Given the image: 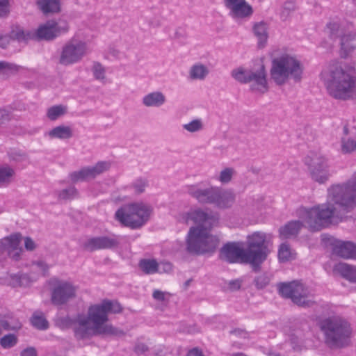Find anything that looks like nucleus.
I'll return each mask as SVG.
<instances>
[{"mask_svg": "<svg viewBox=\"0 0 356 356\" xmlns=\"http://www.w3.org/2000/svg\"><path fill=\"white\" fill-rule=\"evenodd\" d=\"M9 13V3L8 0H0V17L6 16Z\"/></svg>", "mask_w": 356, "mask_h": 356, "instance_id": "nucleus-53", "label": "nucleus"}, {"mask_svg": "<svg viewBox=\"0 0 356 356\" xmlns=\"http://www.w3.org/2000/svg\"><path fill=\"white\" fill-rule=\"evenodd\" d=\"M241 281L239 280H232L229 282V287L232 291H236L241 288Z\"/></svg>", "mask_w": 356, "mask_h": 356, "instance_id": "nucleus-59", "label": "nucleus"}, {"mask_svg": "<svg viewBox=\"0 0 356 356\" xmlns=\"http://www.w3.org/2000/svg\"><path fill=\"white\" fill-rule=\"evenodd\" d=\"M33 266L38 268V270H40L41 273L43 275H45L46 273L49 270L48 265L45 262H44L42 261H39L34 262L33 264Z\"/></svg>", "mask_w": 356, "mask_h": 356, "instance_id": "nucleus-51", "label": "nucleus"}, {"mask_svg": "<svg viewBox=\"0 0 356 356\" xmlns=\"http://www.w3.org/2000/svg\"><path fill=\"white\" fill-rule=\"evenodd\" d=\"M87 51L86 43L73 38L63 46L59 63L65 66L77 63L87 54Z\"/></svg>", "mask_w": 356, "mask_h": 356, "instance_id": "nucleus-11", "label": "nucleus"}, {"mask_svg": "<svg viewBox=\"0 0 356 356\" xmlns=\"http://www.w3.org/2000/svg\"><path fill=\"white\" fill-rule=\"evenodd\" d=\"M170 296V293L167 292H164L160 290H154L152 293V297L157 301L165 302L168 300V297Z\"/></svg>", "mask_w": 356, "mask_h": 356, "instance_id": "nucleus-49", "label": "nucleus"}, {"mask_svg": "<svg viewBox=\"0 0 356 356\" xmlns=\"http://www.w3.org/2000/svg\"><path fill=\"white\" fill-rule=\"evenodd\" d=\"M318 327L328 348L340 349L350 345L353 329L347 320L340 316H331L321 320Z\"/></svg>", "mask_w": 356, "mask_h": 356, "instance_id": "nucleus-4", "label": "nucleus"}, {"mask_svg": "<svg viewBox=\"0 0 356 356\" xmlns=\"http://www.w3.org/2000/svg\"><path fill=\"white\" fill-rule=\"evenodd\" d=\"M10 38L19 42H26L30 40L35 39V32L24 31L19 27H17L11 31Z\"/></svg>", "mask_w": 356, "mask_h": 356, "instance_id": "nucleus-32", "label": "nucleus"}, {"mask_svg": "<svg viewBox=\"0 0 356 356\" xmlns=\"http://www.w3.org/2000/svg\"><path fill=\"white\" fill-rule=\"evenodd\" d=\"M63 114L64 110L61 106H52L49 108L47 111V117L51 120H55Z\"/></svg>", "mask_w": 356, "mask_h": 356, "instance_id": "nucleus-45", "label": "nucleus"}, {"mask_svg": "<svg viewBox=\"0 0 356 356\" xmlns=\"http://www.w3.org/2000/svg\"><path fill=\"white\" fill-rule=\"evenodd\" d=\"M147 350V346L143 343H138L134 348V351L138 354L145 353Z\"/></svg>", "mask_w": 356, "mask_h": 356, "instance_id": "nucleus-57", "label": "nucleus"}, {"mask_svg": "<svg viewBox=\"0 0 356 356\" xmlns=\"http://www.w3.org/2000/svg\"><path fill=\"white\" fill-rule=\"evenodd\" d=\"M9 42V37L7 35L0 36V47L6 48Z\"/></svg>", "mask_w": 356, "mask_h": 356, "instance_id": "nucleus-64", "label": "nucleus"}, {"mask_svg": "<svg viewBox=\"0 0 356 356\" xmlns=\"http://www.w3.org/2000/svg\"><path fill=\"white\" fill-rule=\"evenodd\" d=\"M22 234L15 233L0 239V261L10 257L13 260L20 259L22 248L20 247Z\"/></svg>", "mask_w": 356, "mask_h": 356, "instance_id": "nucleus-13", "label": "nucleus"}, {"mask_svg": "<svg viewBox=\"0 0 356 356\" xmlns=\"http://www.w3.org/2000/svg\"><path fill=\"white\" fill-rule=\"evenodd\" d=\"M193 221L197 225L195 227H201L211 230L214 223L216 222L217 218L207 213L206 211L198 209L189 211L186 213V222Z\"/></svg>", "mask_w": 356, "mask_h": 356, "instance_id": "nucleus-20", "label": "nucleus"}, {"mask_svg": "<svg viewBox=\"0 0 356 356\" xmlns=\"http://www.w3.org/2000/svg\"><path fill=\"white\" fill-rule=\"evenodd\" d=\"M69 31V26L64 20H48L35 31V39L52 41Z\"/></svg>", "mask_w": 356, "mask_h": 356, "instance_id": "nucleus-12", "label": "nucleus"}, {"mask_svg": "<svg viewBox=\"0 0 356 356\" xmlns=\"http://www.w3.org/2000/svg\"><path fill=\"white\" fill-rule=\"evenodd\" d=\"M138 266L147 275L154 274L159 270V263L155 259H143L139 261Z\"/></svg>", "mask_w": 356, "mask_h": 356, "instance_id": "nucleus-33", "label": "nucleus"}, {"mask_svg": "<svg viewBox=\"0 0 356 356\" xmlns=\"http://www.w3.org/2000/svg\"><path fill=\"white\" fill-rule=\"evenodd\" d=\"M22 68L21 66L7 61H0V75L9 76L15 74Z\"/></svg>", "mask_w": 356, "mask_h": 356, "instance_id": "nucleus-35", "label": "nucleus"}, {"mask_svg": "<svg viewBox=\"0 0 356 356\" xmlns=\"http://www.w3.org/2000/svg\"><path fill=\"white\" fill-rule=\"evenodd\" d=\"M208 74V68L200 63L193 65L189 71L190 78L193 80H204Z\"/></svg>", "mask_w": 356, "mask_h": 356, "instance_id": "nucleus-34", "label": "nucleus"}, {"mask_svg": "<svg viewBox=\"0 0 356 356\" xmlns=\"http://www.w3.org/2000/svg\"><path fill=\"white\" fill-rule=\"evenodd\" d=\"M260 253H253L241 247L239 243L230 242L220 250V258L228 263L250 264L259 258Z\"/></svg>", "mask_w": 356, "mask_h": 356, "instance_id": "nucleus-9", "label": "nucleus"}, {"mask_svg": "<svg viewBox=\"0 0 356 356\" xmlns=\"http://www.w3.org/2000/svg\"><path fill=\"white\" fill-rule=\"evenodd\" d=\"M110 163L107 161H99L93 166L84 167L79 170L74 171L69 175L73 183L84 181L94 179L97 175L108 170Z\"/></svg>", "mask_w": 356, "mask_h": 356, "instance_id": "nucleus-16", "label": "nucleus"}, {"mask_svg": "<svg viewBox=\"0 0 356 356\" xmlns=\"http://www.w3.org/2000/svg\"><path fill=\"white\" fill-rule=\"evenodd\" d=\"M183 128L191 133L199 131L203 129L202 120L195 119L189 123L183 124Z\"/></svg>", "mask_w": 356, "mask_h": 356, "instance_id": "nucleus-42", "label": "nucleus"}, {"mask_svg": "<svg viewBox=\"0 0 356 356\" xmlns=\"http://www.w3.org/2000/svg\"><path fill=\"white\" fill-rule=\"evenodd\" d=\"M120 242L115 236H100L90 237L83 243V248L89 252L99 250L113 249L118 246Z\"/></svg>", "mask_w": 356, "mask_h": 356, "instance_id": "nucleus-18", "label": "nucleus"}, {"mask_svg": "<svg viewBox=\"0 0 356 356\" xmlns=\"http://www.w3.org/2000/svg\"><path fill=\"white\" fill-rule=\"evenodd\" d=\"M334 270L346 280L356 282V268L345 263H339L334 266Z\"/></svg>", "mask_w": 356, "mask_h": 356, "instance_id": "nucleus-29", "label": "nucleus"}, {"mask_svg": "<svg viewBox=\"0 0 356 356\" xmlns=\"http://www.w3.org/2000/svg\"><path fill=\"white\" fill-rule=\"evenodd\" d=\"M159 270L158 273H170L172 270L171 263L168 261H163L159 264Z\"/></svg>", "mask_w": 356, "mask_h": 356, "instance_id": "nucleus-54", "label": "nucleus"}, {"mask_svg": "<svg viewBox=\"0 0 356 356\" xmlns=\"http://www.w3.org/2000/svg\"><path fill=\"white\" fill-rule=\"evenodd\" d=\"M37 5L44 14L58 13L60 10L59 0H38Z\"/></svg>", "mask_w": 356, "mask_h": 356, "instance_id": "nucleus-30", "label": "nucleus"}, {"mask_svg": "<svg viewBox=\"0 0 356 356\" xmlns=\"http://www.w3.org/2000/svg\"><path fill=\"white\" fill-rule=\"evenodd\" d=\"M175 38L176 39H179V40L185 38H186L185 31L181 28L177 29V30L175 33Z\"/></svg>", "mask_w": 356, "mask_h": 356, "instance_id": "nucleus-62", "label": "nucleus"}, {"mask_svg": "<svg viewBox=\"0 0 356 356\" xmlns=\"http://www.w3.org/2000/svg\"><path fill=\"white\" fill-rule=\"evenodd\" d=\"M223 3L233 19L249 17L253 13L252 7L246 0H223Z\"/></svg>", "mask_w": 356, "mask_h": 356, "instance_id": "nucleus-19", "label": "nucleus"}, {"mask_svg": "<svg viewBox=\"0 0 356 356\" xmlns=\"http://www.w3.org/2000/svg\"><path fill=\"white\" fill-rule=\"evenodd\" d=\"M122 308L117 301L105 300L101 304L89 307L88 315H80L76 318L78 326L75 327L76 337L84 339L92 336L121 337L125 332L111 324L106 323L109 313L121 312Z\"/></svg>", "mask_w": 356, "mask_h": 356, "instance_id": "nucleus-2", "label": "nucleus"}, {"mask_svg": "<svg viewBox=\"0 0 356 356\" xmlns=\"http://www.w3.org/2000/svg\"><path fill=\"white\" fill-rule=\"evenodd\" d=\"M279 293L285 298H289L298 306L309 307L311 301L307 299L309 294L308 289L298 281L281 282L277 284Z\"/></svg>", "mask_w": 356, "mask_h": 356, "instance_id": "nucleus-10", "label": "nucleus"}, {"mask_svg": "<svg viewBox=\"0 0 356 356\" xmlns=\"http://www.w3.org/2000/svg\"><path fill=\"white\" fill-rule=\"evenodd\" d=\"M148 24L150 27H159L161 24V20L157 17H154L148 19Z\"/></svg>", "mask_w": 356, "mask_h": 356, "instance_id": "nucleus-60", "label": "nucleus"}, {"mask_svg": "<svg viewBox=\"0 0 356 356\" xmlns=\"http://www.w3.org/2000/svg\"><path fill=\"white\" fill-rule=\"evenodd\" d=\"M187 356H204L202 353V352L197 349V348H193L191 350L188 354Z\"/></svg>", "mask_w": 356, "mask_h": 356, "instance_id": "nucleus-63", "label": "nucleus"}, {"mask_svg": "<svg viewBox=\"0 0 356 356\" xmlns=\"http://www.w3.org/2000/svg\"><path fill=\"white\" fill-rule=\"evenodd\" d=\"M8 284L13 287L26 286L32 282L29 275L24 273H18L10 275L8 277Z\"/></svg>", "mask_w": 356, "mask_h": 356, "instance_id": "nucleus-31", "label": "nucleus"}, {"mask_svg": "<svg viewBox=\"0 0 356 356\" xmlns=\"http://www.w3.org/2000/svg\"><path fill=\"white\" fill-rule=\"evenodd\" d=\"M327 28L329 30L330 35L332 38L334 39L337 37L341 38L342 31L340 29L339 24L337 22H330L327 24Z\"/></svg>", "mask_w": 356, "mask_h": 356, "instance_id": "nucleus-44", "label": "nucleus"}, {"mask_svg": "<svg viewBox=\"0 0 356 356\" xmlns=\"http://www.w3.org/2000/svg\"><path fill=\"white\" fill-rule=\"evenodd\" d=\"M10 120V113L4 108H0V125Z\"/></svg>", "mask_w": 356, "mask_h": 356, "instance_id": "nucleus-52", "label": "nucleus"}, {"mask_svg": "<svg viewBox=\"0 0 356 356\" xmlns=\"http://www.w3.org/2000/svg\"><path fill=\"white\" fill-rule=\"evenodd\" d=\"M15 174L14 170L8 165L0 166V185L7 184L10 182Z\"/></svg>", "mask_w": 356, "mask_h": 356, "instance_id": "nucleus-36", "label": "nucleus"}, {"mask_svg": "<svg viewBox=\"0 0 356 356\" xmlns=\"http://www.w3.org/2000/svg\"><path fill=\"white\" fill-rule=\"evenodd\" d=\"M76 286L71 282L59 281L55 284L51 291V302L58 306L67 304L76 298Z\"/></svg>", "mask_w": 356, "mask_h": 356, "instance_id": "nucleus-14", "label": "nucleus"}, {"mask_svg": "<svg viewBox=\"0 0 356 356\" xmlns=\"http://www.w3.org/2000/svg\"><path fill=\"white\" fill-rule=\"evenodd\" d=\"M26 157V155L21 152H13L10 154V158L14 161H22L24 160Z\"/></svg>", "mask_w": 356, "mask_h": 356, "instance_id": "nucleus-55", "label": "nucleus"}, {"mask_svg": "<svg viewBox=\"0 0 356 356\" xmlns=\"http://www.w3.org/2000/svg\"><path fill=\"white\" fill-rule=\"evenodd\" d=\"M92 72L95 79L102 80L105 78V69L99 63H95Z\"/></svg>", "mask_w": 356, "mask_h": 356, "instance_id": "nucleus-48", "label": "nucleus"}, {"mask_svg": "<svg viewBox=\"0 0 356 356\" xmlns=\"http://www.w3.org/2000/svg\"><path fill=\"white\" fill-rule=\"evenodd\" d=\"M355 150H356V140L353 139H342L341 151L343 153H350Z\"/></svg>", "mask_w": 356, "mask_h": 356, "instance_id": "nucleus-43", "label": "nucleus"}, {"mask_svg": "<svg viewBox=\"0 0 356 356\" xmlns=\"http://www.w3.org/2000/svg\"><path fill=\"white\" fill-rule=\"evenodd\" d=\"M31 324L38 330H47L49 327L48 321L41 313L35 312L31 319Z\"/></svg>", "mask_w": 356, "mask_h": 356, "instance_id": "nucleus-37", "label": "nucleus"}, {"mask_svg": "<svg viewBox=\"0 0 356 356\" xmlns=\"http://www.w3.org/2000/svg\"><path fill=\"white\" fill-rule=\"evenodd\" d=\"M332 253L343 259H354L356 244L350 241H336L332 245Z\"/></svg>", "mask_w": 356, "mask_h": 356, "instance_id": "nucleus-22", "label": "nucleus"}, {"mask_svg": "<svg viewBox=\"0 0 356 356\" xmlns=\"http://www.w3.org/2000/svg\"><path fill=\"white\" fill-rule=\"evenodd\" d=\"M230 334H234L236 336H239V337H241L243 338H246L247 335H248V333L245 331H244L243 330H241V329L233 330L230 331Z\"/></svg>", "mask_w": 356, "mask_h": 356, "instance_id": "nucleus-61", "label": "nucleus"}, {"mask_svg": "<svg viewBox=\"0 0 356 356\" xmlns=\"http://www.w3.org/2000/svg\"><path fill=\"white\" fill-rule=\"evenodd\" d=\"M356 49V33H348L340 38V56L346 58Z\"/></svg>", "mask_w": 356, "mask_h": 356, "instance_id": "nucleus-23", "label": "nucleus"}, {"mask_svg": "<svg viewBox=\"0 0 356 356\" xmlns=\"http://www.w3.org/2000/svg\"><path fill=\"white\" fill-rule=\"evenodd\" d=\"M266 234L261 232H255L248 236L247 243L248 251L256 253H260L259 258L252 262L253 266H259L267 257L266 252Z\"/></svg>", "mask_w": 356, "mask_h": 356, "instance_id": "nucleus-15", "label": "nucleus"}, {"mask_svg": "<svg viewBox=\"0 0 356 356\" xmlns=\"http://www.w3.org/2000/svg\"><path fill=\"white\" fill-rule=\"evenodd\" d=\"M165 96L160 91H155L145 95L142 99V103L147 107H160L165 104Z\"/></svg>", "mask_w": 356, "mask_h": 356, "instance_id": "nucleus-25", "label": "nucleus"}, {"mask_svg": "<svg viewBox=\"0 0 356 356\" xmlns=\"http://www.w3.org/2000/svg\"><path fill=\"white\" fill-rule=\"evenodd\" d=\"M48 136L51 138L67 140L72 137L73 131L70 127L59 125L50 130L48 132Z\"/></svg>", "mask_w": 356, "mask_h": 356, "instance_id": "nucleus-27", "label": "nucleus"}, {"mask_svg": "<svg viewBox=\"0 0 356 356\" xmlns=\"http://www.w3.org/2000/svg\"><path fill=\"white\" fill-rule=\"evenodd\" d=\"M152 207L143 202L129 204L115 212V218L121 224L131 229H138L149 220Z\"/></svg>", "mask_w": 356, "mask_h": 356, "instance_id": "nucleus-6", "label": "nucleus"}, {"mask_svg": "<svg viewBox=\"0 0 356 356\" xmlns=\"http://www.w3.org/2000/svg\"><path fill=\"white\" fill-rule=\"evenodd\" d=\"M303 224L300 220H293L288 222L284 227H280V234L283 238H289L296 236Z\"/></svg>", "mask_w": 356, "mask_h": 356, "instance_id": "nucleus-26", "label": "nucleus"}, {"mask_svg": "<svg viewBox=\"0 0 356 356\" xmlns=\"http://www.w3.org/2000/svg\"><path fill=\"white\" fill-rule=\"evenodd\" d=\"M217 193L216 200L213 204L217 207L227 209L231 207L234 203L235 195L232 191L218 187Z\"/></svg>", "mask_w": 356, "mask_h": 356, "instance_id": "nucleus-24", "label": "nucleus"}, {"mask_svg": "<svg viewBox=\"0 0 356 356\" xmlns=\"http://www.w3.org/2000/svg\"><path fill=\"white\" fill-rule=\"evenodd\" d=\"M303 70L300 60L286 54L273 59L270 76L279 86L285 84L289 79L298 83L302 78Z\"/></svg>", "mask_w": 356, "mask_h": 356, "instance_id": "nucleus-5", "label": "nucleus"}, {"mask_svg": "<svg viewBox=\"0 0 356 356\" xmlns=\"http://www.w3.org/2000/svg\"><path fill=\"white\" fill-rule=\"evenodd\" d=\"M218 187L211 186L202 188L198 186H190L188 187V193L201 204H213L216 200Z\"/></svg>", "mask_w": 356, "mask_h": 356, "instance_id": "nucleus-21", "label": "nucleus"}, {"mask_svg": "<svg viewBox=\"0 0 356 356\" xmlns=\"http://www.w3.org/2000/svg\"><path fill=\"white\" fill-rule=\"evenodd\" d=\"M24 246L27 250L32 251L35 249V245L34 241L30 237H26L24 239Z\"/></svg>", "mask_w": 356, "mask_h": 356, "instance_id": "nucleus-56", "label": "nucleus"}, {"mask_svg": "<svg viewBox=\"0 0 356 356\" xmlns=\"http://www.w3.org/2000/svg\"><path fill=\"white\" fill-rule=\"evenodd\" d=\"M278 258L280 261L285 262L292 258L290 247L286 243H282L278 250Z\"/></svg>", "mask_w": 356, "mask_h": 356, "instance_id": "nucleus-39", "label": "nucleus"}, {"mask_svg": "<svg viewBox=\"0 0 356 356\" xmlns=\"http://www.w3.org/2000/svg\"><path fill=\"white\" fill-rule=\"evenodd\" d=\"M309 168L312 179L319 184L326 182L331 175L327 159L321 155H316L312 159Z\"/></svg>", "mask_w": 356, "mask_h": 356, "instance_id": "nucleus-17", "label": "nucleus"}, {"mask_svg": "<svg viewBox=\"0 0 356 356\" xmlns=\"http://www.w3.org/2000/svg\"><path fill=\"white\" fill-rule=\"evenodd\" d=\"M148 186V181L146 179L140 177L136 179L132 184L131 187L134 189L135 193L140 194L145 192L146 187Z\"/></svg>", "mask_w": 356, "mask_h": 356, "instance_id": "nucleus-40", "label": "nucleus"}, {"mask_svg": "<svg viewBox=\"0 0 356 356\" xmlns=\"http://www.w3.org/2000/svg\"><path fill=\"white\" fill-rule=\"evenodd\" d=\"M328 197L336 205L323 204L311 209L300 208L298 216L312 232L328 226L333 217L342 218L337 210L347 213L356 206V181H348L342 185H333L327 190Z\"/></svg>", "mask_w": 356, "mask_h": 356, "instance_id": "nucleus-1", "label": "nucleus"}, {"mask_svg": "<svg viewBox=\"0 0 356 356\" xmlns=\"http://www.w3.org/2000/svg\"><path fill=\"white\" fill-rule=\"evenodd\" d=\"M20 356H37V353L34 348L30 347L23 350Z\"/></svg>", "mask_w": 356, "mask_h": 356, "instance_id": "nucleus-58", "label": "nucleus"}, {"mask_svg": "<svg viewBox=\"0 0 356 356\" xmlns=\"http://www.w3.org/2000/svg\"><path fill=\"white\" fill-rule=\"evenodd\" d=\"M209 232L210 230L201 227H191L186 238L187 251L195 254L213 251L219 244V239Z\"/></svg>", "mask_w": 356, "mask_h": 356, "instance_id": "nucleus-7", "label": "nucleus"}, {"mask_svg": "<svg viewBox=\"0 0 356 356\" xmlns=\"http://www.w3.org/2000/svg\"><path fill=\"white\" fill-rule=\"evenodd\" d=\"M78 194L79 193L76 188L74 186H70L66 189L60 191L58 193V196L60 200H67L76 197Z\"/></svg>", "mask_w": 356, "mask_h": 356, "instance_id": "nucleus-38", "label": "nucleus"}, {"mask_svg": "<svg viewBox=\"0 0 356 356\" xmlns=\"http://www.w3.org/2000/svg\"><path fill=\"white\" fill-rule=\"evenodd\" d=\"M234 169L231 168H227L222 170L219 176V181L222 183H228L231 181L232 175L234 174Z\"/></svg>", "mask_w": 356, "mask_h": 356, "instance_id": "nucleus-47", "label": "nucleus"}, {"mask_svg": "<svg viewBox=\"0 0 356 356\" xmlns=\"http://www.w3.org/2000/svg\"><path fill=\"white\" fill-rule=\"evenodd\" d=\"M295 8V4L293 1H286L284 3V6H283V10L282 11V17H286L289 14V12L291 10H294Z\"/></svg>", "mask_w": 356, "mask_h": 356, "instance_id": "nucleus-50", "label": "nucleus"}, {"mask_svg": "<svg viewBox=\"0 0 356 356\" xmlns=\"http://www.w3.org/2000/svg\"><path fill=\"white\" fill-rule=\"evenodd\" d=\"M268 25L264 22L256 23L253 26V31L258 39V46L264 47L268 39Z\"/></svg>", "mask_w": 356, "mask_h": 356, "instance_id": "nucleus-28", "label": "nucleus"}, {"mask_svg": "<svg viewBox=\"0 0 356 356\" xmlns=\"http://www.w3.org/2000/svg\"><path fill=\"white\" fill-rule=\"evenodd\" d=\"M232 77L241 83L252 82L251 90L264 93L268 90L266 74L265 67L261 65L259 70L252 72L243 68L235 69L232 71Z\"/></svg>", "mask_w": 356, "mask_h": 356, "instance_id": "nucleus-8", "label": "nucleus"}, {"mask_svg": "<svg viewBox=\"0 0 356 356\" xmlns=\"http://www.w3.org/2000/svg\"><path fill=\"white\" fill-rule=\"evenodd\" d=\"M328 93L335 99H347L356 90V72L353 66L334 63L324 78Z\"/></svg>", "mask_w": 356, "mask_h": 356, "instance_id": "nucleus-3", "label": "nucleus"}, {"mask_svg": "<svg viewBox=\"0 0 356 356\" xmlns=\"http://www.w3.org/2000/svg\"><path fill=\"white\" fill-rule=\"evenodd\" d=\"M17 343V337L14 334H8L0 339V344L3 348H10Z\"/></svg>", "mask_w": 356, "mask_h": 356, "instance_id": "nucleus-41", "label": "nucleus"}, {"mask_svg": "<svg viewBox=\"0 0 356 356\" xmlns=\"http://www.w3.org/2000/svg\"><path fill=\"white\" fill-rule=\"evenodd\" d=\"M270 277L266 274H262L255 277L254 282L258 289L265 288L270 282Z\"/></svg>", "mask_w": 356, "mask_h": 356, "instance_id": "nucleus-46", "label": "nucleus"}]
</instances>
